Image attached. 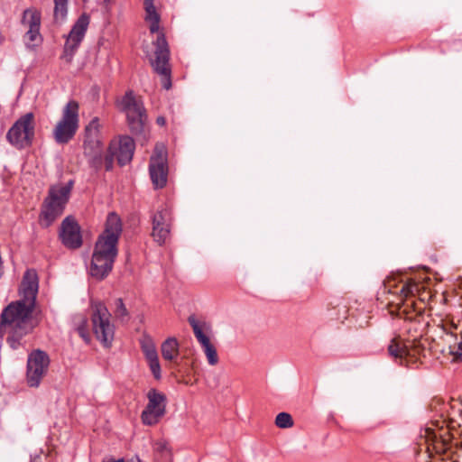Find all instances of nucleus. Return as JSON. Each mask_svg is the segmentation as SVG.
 <instances>
[{"mask_svg": "<svg viewBox=\"0 0 462 462\" xmlns=\"http://www.w3.org/2000/svg\"><path fill=\"white\" fill-rule=\"evenodd\" d=\"M121 233V218L115 212L109 213L105 230L99 236L92 255L89 273L93 278L98 281L103 280L112 271L117 255V243Z\"/></svg>", "mask_w": 462, "mask_h": 462, "instance_id": "obj_1", "label": "nucleus"}, {"mask_svg": "<svg viewBox=\"0 0 462 462\" xmlns=\"http://www.w3.org/2000/svg\"><path fill=\"white\" fill-rule=\"evenodd\" d=\"M38 275L34 270H27L23 277L19 294L20 300L11 302L2 311L0 318H31L41 315L36 305Z\"/></svg>", "mask_w": 462, "mask_h": 462, "instance_id": "obj_2", "label": "nucleus"}, {"mask_svg": "<svg viewBox=\"0 0 462 462\" xmlns=\"http://www.w3.org/2000/svg\"><path fill=\"white\" fill-rule=\"evenodd\" d=\"M73 181L66 184L59 183L49 189L42 210V217L45 226H49L59 216H60L69 201Z\"/></svg>", "mask_w": 462, "mask_h": 462, "instance_id": "obj_3", "label": "nucleus"}, {"mask_svg": "<svg viewBox=\"0 0 462 462\" xmlns=\"http://www.w3.org/2000/svg\"><path fill=\"white\" fill-rule=\"evenodd\" d=\"M99 120L97 117L92 119L85 129L84 155L88 162L95 171L101 169L103 160V145L99 136Z\"/></svg>", "mask_w": 462, "mask_h": 462, "instance_id": "obj_4", "label": "nucleus"}, {"mask_svg": "<svg viewBox=\"0 0 462 462\" xmlns=\"http://www.w3.org/2000/svg\"><path fill=\"white\" fill-rule=\"evenodd\" d=\"M79 128V104L69 101L62 111V117L53 129V138L57 143H68L73 139Z\"/></svg>", "mask_w": 462, "mask_h": 462, "instance_id": "obj_5", "label": "nucleus"}, {"mask_svg": "<svg viewBox=\"0 0 462 462\" xmlns=\"http://www.w3.org/2000/svg\"><path fill=\"white\" fill-rule=\"evenodd\" d=\"M154 54L149 57L150 63L156 73L162 76V86L165 89L171 87V69L169 67L170 49L163 32H159L156 41Z\"/></svg>", "mask_w": 462, "mask_h": 462, "instance_id": "obj_6", "label": "nucleus"}, {"mask_svg": "<svg viewBox=\"0 0 462 462\" xmlns=\"http://www.w3.org/2000/svg\"><path fill=\"white\" fill-rule=\"evenodd\" d=\"M121 106L126 115L131 132L133 134L141 133L146 120V113L143 102L134 96L133 91H128L121 100Z\"/></svg>", "mask_w": 462, "mask_h": 462, "instance_id": "obj_7", "label": "nucleus"}, {"mask_svg": "<svg viewBox=\"0 0 462 462\" xmlns=\"http://www.w3.org/2000/svg\"><path fill=\"white\" fill-rule=\"evenodd\" d=\"M34 136V116L27 113L21 116L9 129L6 138L15 147L29 146Z\"/></svg>", "mask_w": 462, "mask_h": 462, "instance_id": "obj_8", "label": "nucleus"}, {"mask_svg": "<svg viewBox=\"0 0 462 462\" xmlns=\"http://www.w3.org/2000/svg\"><path fill=\"white\" fill-rule=\"evenodd\" d=\"M37 325V319H1L0 339L6 336V341L13 349L20 345V340Z\"/></svg>", "mask_w": 462, "mask_h": 462, "instance_id": "obj_9", "label": "nucleus"}, {"mask_svg": "<svg viewBox=\"0 0 462 462\" xmlns=\"http://www.w3.org/2000/svg\"><path fill=\"white\" fill-rule=\"evenodd\" d=\"M50 362L48 354L41 349H35L28 355L26 382L30 387L40 386L42 378L48 372Z\"/></svg>", "mask_w": 462, "mask_h": 462, "instance_id": "obj_10", "label": "nucleus"}, {"mask_svg": "<svg viewBox=\"0 0 462 462\" xmlns=\"http://www.w3.org/2000/svg\"><path fill=\"white\" fill-rule=\"evenodd\" d=\"M134 142L130 136H123L118 142H112L105 156L106 170H112L115 159H116L118 164L121 166L130 162L134 155Z\"/></svg>", "mask_w": 462, "mask_h": 462, "instance_id": "obj_11", "label": "nucleus"}, {"mask_svg": "<svg viewBox=\"0 0 462 462\" xmlns=\"http://www.w3.org/2000/svg\"><path fill=\"white\" fill-rule=\"evenodd\" d=\"M149 172L155 189H162L167 183L168 164L165 147L157 144L150 159Z\"/></svg>", "mask_w": 462, "mask_h": 462, "instance_id": "obj_12", "label": "nucleus"}, {"mask_svg": "<svg viewBox=\"0 0 462 462\" xmlns=\"http://www.w3.org/2000/svg\"><path fill=\"white\" fill-rule=\"evenodd\" d=\"M148 403L143 411L141 418L145 425H154L166 412V395L156 389L149 390Z\"/></svg>", "mask_w": 462, "mask_h": 462, "instance_id": "obj_13", "label": "nucleus"}, {"mask_svg": "<svg viewBox=\"0 0 462 462\" xmlns=\"http://www.w3.org/2000/svg\"><path fill=\"white\" fill-rule=\"evenodd\" d=\"M88 24L89 16L87 14H82L72 26V29L67 37L62 55V58L67 63H70L72 61L74 53L82 42Z\"/></svg>", "mask_w": 462, "mask_h": 462, "instance_id": "obj_14", "label": "nucleus"}, {"mask_svg": "<svg viewBox=\"0 0 462 462\" xmlns=\"http://www.w3.org/2000/svg\"><path fill=\"white\" fill-rule=\"evenodd\" d=\"M171 225V214L167 208L157 210L152 217V236L153 240L162 245L170 237Z\"/></svg>", "mask_w": 462, "mask_h": 462, "instance_id": "obj_15", "label": "nucleus"}, {"mask_svg": "<svg viewBox=\"0 0 462 462\" xmlns=\"http://www.w3.org/2000/svg\"><path fill=\"white\" fill-rule=\"evenodd\" d=\"M60 238L68 248L76 249L81 246L82 236L80 227L72 217H67L61 222Z\"/></svg>", "mask_w": 462, "mask_h": 462, "instance_id": "obj_16", "label": "nucleus"}, {"mask_svg": "<svg viewBox=\"0 0 462 462\" xmlns=\"http://www.w3.org/2000/svg\"><path fill=\"white\" fill-rule=\"evenodd\" d=\"M22 23L25 28H28L24 35L27 47L31 48L39 44L42 41L40 34V14L30 9L25 10L23 12Z\"/></svg>", "mask_w": 462, "mask_h": 462, "instance_id": "obj_17", "label": "nucleus"}, {"mask_svg": "<svg viewBox=\"0 0 462 462\" xmlns=\"http://www.w3.org/2000/svg\"><path fill=\"white\" fill-rule=\"evenodd\" d=\"M444 319H439L438 328L446 336L445 340L448 343L449 354L452 356L453 362L462 361V330L459 333L448 332V328L442 323Z\"/></svg>", "mask_w": 462, "mask_h": 462, "instance_id": "obj_18", "label": "nucleus"}, {"mask_svg": "<svg viewBox=\"0 0 462 462\" xmlns=\"http://www.w3.org/2000/svg\"><path fill=\"white\" fill-rule=\"evenodd\" d=\"M92 321L93 332L97 338L106 346L109 347L115 335V326L110 319H90Z\"/></svg>", "mask_w": 462, "mask_h": 462, "instance_id": "obj_19", "label": "nucleus"}, {"mask_svg": "<svg viewBox=\"0 0 462 462\" xmlns=\"http://www.w3.org/2000/svg\"><path fill=\"white\" fill-rule=\"evenodd\" d=\"M192 328L194 336L200 345L210 341L213 334V328L210 322L205 319H189Z\"/></svg>", "mask_w": 462, "mask_h": 462, "instance_id": "obj_20", "label": "nucleus"}, {"mask_svg": "<svg viewBox=\"0 0 462 462\" xmlns=\"http://www.w3.org/2000/svg\"><path fill=\"white\" fill-rule=\"evenodd\" d=\"M162 357L167 361H174L180 354V345L176 337H168L161 346Z\"/></svg>", "mask_w": 462, "mask_h": 462, "instance_id": "obj_21", "label": "nucleus"}, {"mask_svg": "<svg viewBox=\"0 0 462 462\" xmlns=\"http://www.w3.org/2000/svg\"><path fill=\"white\" fill-rule=\"evenodd\" d=\"M388 351L390 356L394 358L402 359L409 355L407 346L402 345L401 342L396 341L395 339L392 340L388 346Z\"/></svg>", "mask_w": 462, "mask_h": 462, "instance_id": "obj_22", "label": "nucleus"}, {"mask_svg": "<svg viewBox=\"0 0 462 462\" xmlns=\"http://www.w3.org/2000/svg\"><path fill=\"white\" fill-rule=\"evenodd\" d=\"M145 21L150 23V32L152 33L159 32L160 30V14L156 12V8L150 10H145Z\"/></svg>", "mask_w": 462, "mask_h": 462, "instance_id": "obj_23", "label": "nucleus"}, {"mask_svg": "<svg viewBox=\"0 0 462 462\" xmlns=\"http://www.w3.org/2000/svg\"><path fill=\"white\" fill-rule=\"evenodd\" d=\"M141 348L146 359L158 356L155 345L152 338L149 337H143V338L141 340Z\"/></svg>", "mask_w": 462, "mask_h": 462, "instance_id": "obj_24", "label": "nucleus"}, {"mask_svg": "<svg viewBox=\"0 0 462 462\" xmlns=\"http://www.w3.org/2000/svg\"><path fill=\"white\" fill-rule=\"evenodd\" d=\"M200 346L207 356L208 364L210 365H217L218 363V356L216 347L210 343V341Z\"/></svg>", "mask_w": 462, "mask_h": 462, "instance_id": "obj_25", "label": "nucleus"}, {"mask_svg": "<svg viewBox=\"0 0 462 462\" xmlns=\"http://www.w3.org/2000/svg\"><path fill=\"white\" fill-rule=\"evenodd\" d=\"M54 19L63 21L67 15L68 0H54Z\"/></svg>", "mask_w": 462, "mask_h": 462, "instance_id": "obj_26", "label": "nucleus"}, {"mask_svg": "<svg viewBox=\"0 0 462 462\" xmlns=\"http://www.w3.org/2000/svg\"><path fill=\"white\" fill-rule=\"evenodd\" d=\"M89 319H81L80 323L77 325L76 331L78 332L79 336L87 343L88 344L91 340L90 333L88 330L89 328Z\"/></svg>", "mask_w": 462, "mask_h": 462, "instance_id": "obj_27", "label": "nucleus"}, {"mask_svg": "<svg viewBox=\"0 0 462 462\" xmlns=\"http://www.w3.org/2000/svg\"><path fill=\"white\" fill-rule=\"evenodd\" d=\"M275 425L281 429H288L293 426V420L291 414L280 412L275 418Z\"/></svg>", "mask_w": 462, "mask_h": 462, "instance_id": "obj_28", "label": "nucleus"}, {"mask_svg": "<svg viewBox=\"0 0 462 462\" xmlns=\"http://www.w3.org/2000/svg\"><path fill=\"white\" fill-rule=\"evenodd\" d=\"M92 318H106L110 316L107 308L102 302L92 304Z\"/></svg>", "mask_w": 462, "mask_h": 462, "instance_id": "obj_29", "label": "nucleus"}, {"mask_svg": "<svg viewBox=\"0 0 462 462\" xmlns=\"http://www.w3.org/2000/svg\"><path fill=\"white\" fill-rule=\"evenodd\" d=\"M147 361L149 364L150 370H151L152 375L154 376V378L156 380L161 379L162 378V371H161V365L159 362V357L156 356L153 358H150V359H147Z\"/></svg>", "mask_w": 462, "mask_h": 462, "instance_id": "obj_30", "label": "nucleus"}, {"mask_svg": "<svg viewBox=\"0 0 462 462\" xmlns=\"http://www.w3.org/2000/svg\"><path fill=\"white\" fill-rule=\"evenodd\" d=\"M114 314H115L116 318H123L125 316L129 315V312H128L125 305L124 304L122 299H116L115 300Z\"/></svg>", "mask_w": 462, "mask_h": 462, "instance_id": "obj_31", "label": "nucleus"}, {"mask_svg": "<svg viewBox=\"0 0 462 462\" xmlns=\"http://www.w3.org/2000/svg\"><path fill=\"white\" fill-rule=\"evenodd\" d=\"M417 289V286L415 283H403L402 284L400 290H398L397 291H395L396 293H400V295L402 297H408L409 295L411 294H413L414 291H416Z\"/></svg>", "mask_w": 462, "mask_h": 462, "instance_id": "obj_32", "label": "nucleus"}, {"mask_svg": "<svg viewBox=\"0 0 462 462\" xmlns=\"http://www.w3.org/2000/svg\"><path fill=\"white\" fill-rule=\"evenodd\" d=\"M433 449L436 453H442L445 451L444 444L442 441H437L433 444Z\"/></svg>", "mask_w": 462, "mask_h": 462, "instance_id": "obj_33", "label": "nucleus"}, {"mask_svg": "<svg viewBox=\"0 0 462 462\" xmlns=\"http://www.w3.org/2000/svg\"><path fill=\"white\" fill-rule=\"evenodd\" d=\"M144 10L154 9L153 0H143Z\"/></svg>", "mask_w": 462, "mask_h": 462, "instance_id": "obj_34", "label": "nucleus"}, {"mask_svg": "<svg viewBox=\"0 0 462 462\" xmlns=\"http://www.w3.org/2000/svg\"><path fill=\"white\" fill-rule=\"evenodd\" d=\"M156 122H157V124H158L159 125H162H162H165V123H166V119H165L163 116H159V117H157Z\"/></svg>", "mask_w": 462, "mask_h": 462, "instance_id": "obj_35", "label": "nucleus"}, {"mask_svg": "<svg viewBox=\"0 0 462 462\" xmlns=\"http://www.w3.org/2000/svg\"><path fill=\"white\" fill-rule=\"evenodd\" d=\"M166 448H167L166 444H164V443H158V449L163 450V449H166Z\"/></svg>", "mask_w": 462, "mask_h": 462, "instance_id": "obj_36", "label": "nucleus"}, {"mask_svg": "<svg viewBox=\"0 0 462 462\" xmlns=\"http://www.w3.org/2000/svg\"><path fill=\"white\" fill-rule=\"evenodd\" d=\"M124 462H141V460L138 457H133V458L128 459L126 461L124 460Z\"/></svg>", "mask_w": 462, "mask_h": 462, "instance_id": "obj_37", "label": "nucleus"}, {"mask_svg": "<svg viewBox=\"0 0 462 462\" xmlns=\"http://www.w3.org/2000/svg\"><path fill=\"white\" fill-rule=\"evenodd\" d=\"M448 326H449L450 328H451V327H455V328H457V326H455V325H454V323H451V324H449Z\"/></svg>", "mask_w": 462, "mask_h": 462, "instance_id": "obj_38", "label": "nucleus"}, {"mask_svg": "<svg viewBox=\"0 0 462 462\" xmlns=\"http://www.w3.org/2000/svg\"><path fill=\"white\" fill-rule=\"evenodd\" d=\"M110 0H104L105 3H108Z\"/></svg>", "mask_w": 462, "mask_h": 462, "instance_id": "obj_39", "label": "nucleus"}, {"mask_svg": "<svg viewBox=\"0 0 462 462\" xmlns=\"http://www.w3.org/2000/svg\"><path fill=\"white\" fill-rule=\"evenodd\" d=\"M84 2H86L87 0H83Z\"/></svg>", "mask_w": 462, "mask_h": 462, "instance_id": "obj_40", "label": "nucleus"}]
</instances>
